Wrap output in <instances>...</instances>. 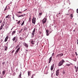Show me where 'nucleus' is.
Listing matches in <instances>:
<instances>
[{
    "label": "nucleus",
    "mask_w": 78,
    "mask_h": 78,
    "mask_svg": "<svg viewBox=\"0 0 78 78\" xmlns=\"http://www.w3.org/2000/svg\"><path fill=\"white\" fill-rule=\"evenodd\" d=\"M66 65L67 66H70V64H66Z\"/></svg>",
    "instance_id": "obj_30"
},
{
    "label": "nucleus",
    "mask_w": 78,
    "mask_h": 78,
    "mask_svg": "<svg viewBox=\"0 0 78 78\" xmlns=\"http://www.w3.org/2000/svg\"><path fill=\"white\" fill-rule=\"evenodd\" d=\"M55 53H53L51 55L52 56H54Z\"/></svg>",
    "instance_id": "obj_33"
},
{
    "label": "nucleus",
    "mask_w": 78,
    "mask_h": 78,
    "mask_svg": "<svg viewBox=\"0 0 78 78\" xmlns=\"http://www.w3.org/2000/svg\"><path fill=\"white\" fill-rule=\"evenodd\" d=\"M1 22H2V20H1L0 21V23H1Z\"/></svg>",
    "instance_id": "obj_52"
},
{
    "label": "nucleus",
    "mask_w": 78,
    "mask_h": 78,
    "mask_svg": "<svg viewBox=\"0 0 78 78\" xmlns=\"http://www.w3.org/2000/svg\"><path fill=\"white\" fill-rule=\"evenodd\" d=\"M27 30V28L26 27H24V30L25 31Z\"/></svg>",
    "instance_id": "obj_20"
},
{
    "label": "nucleus",
    "mask_w": 78,
    "mask_h": 78,
    "mask_svg": "<svg viewBox=\"0 0 78 78\" xmlns=\"http://www.w3.org/2000/svg\"><path fill=\"white\" fill-rule=\"evenodd\" d=\"M23 45L26 47L27 48H28V44H27L26 43H23Z\"/></svg>",
    "instance_id": "obj_8"
},
{
    "label": "nucleus",
    "mask_w": 78,
    "mask_h": 78,
    "mask_svg": "<svg viewBox=\"0 0 78 78\" xmlns=\"http://www.w3.org/2000/svg\"><path fill=\"white\" fill-rule=\"evenodd\" d=\"M64 59H62L58 63V66H62V65L64 64Z\"/></svg>",
    "instance_id": "obj_1"
},
{
    "label": "nucleus",
    "mask_w": 78,
    "mask_h": 78,
    "mask_svg": "<svg viewBox=\"0 0 78 78\" xmlns=\"http://www.w3.org/2000/svg\"><path fill=\"white\" fill-rule=\"evenodd\" d=\"M18 52H15V55H17V53Z\"/></svg>",
    "instance_id": "obj_44"
},
{
    "label": "nucleus",
    "mask_w": 78,
    "mask_h": 78,
    "mask_svg": "<svg viewBox=\"0 0 78 78\" xmlns=\"http://www.w3.org/2000/svg\"><path fill=\"white\" fill-rule=\"evenodd\" d=\"M13 39H17V37H15Z\"/></svg>",
    "instance_id": "obj_24"
},
{
    "label": "nucleus",
    "mask_w": 78,
    "mask_h": 78,
    "mask_svg": "<svg viewBox=\"0 0 78 78\" xmlns=\"http://www.w3.org/2000/svg\"><path fill=\"white\" fill-rule=\"evenodd\" d=\"M16 30L13 31L12 32V36H13V35H14V34H16Z\"/></svg>",
    "instance_id": "obj_11"
},
{
    "label": "nucleus",
    "mask_w": 78,
    "mask_h": 78,
    "mask_svg": "<svg viewBox=\"0 0 78 78\" xmlns=\"http://www.w3.org/2000/svg\"><path fill=\"white\" fill-rule=\"evenodd\" d=\"M22 31V29L20 30L19 31V33H21V32Z\"/></svg>",
    "instance_id": "obj_31"
},
{
    "label": "nucleus",
    "mask_w": 78,
    "mask_h": 78,
    "mask_svg": "<svg viewBox=\"0 0 78 78\" xmlns=\"http://www.w3.org/2000/svg\"><path fill=\"white\" fill-rule=\"evenodd\" d=\"M42 14L41 12L39 13V15H40V16H41V15H42Z\"/></svg>",
    "instance_id": "obj_34"
},
{
    "label": "nucleus",
    "mask_w": 78,
    "mask_h": 78,
    "mask_svg": "<svg viewBox=\"0 0 78 78\" xmlns=\"http://www.w3.org/2000/svg\"><path fill=\"white\" fill-rule=\"evenodd\" d=\"M46 36H49V34H50V33H51V31L50 32V31L48 30L47 29L46 30Z\"/></svg>",
    "instance_id": "obj_3"
},
{
    "label": "nucleus",
    "mask_w": 78,
    "mask_h": 78,
    "mask_svg": "<svg viewBox=\"0 0 78 78\" xmlns=\"http://www.w3.org/2000/svg\"><path fill=\"white\" fill-rule=\"evenodd\" d=\"M19 47V45H17V46H16V48H18V47Z\"/></svg>",
    "instance_id": "obj_29"
},
{
    "label": "nucleus",
    "mask_w": 78,
    "mask_h": 78,
    "mask_svg": "<svg viewBox=\"0 0 78 78\" xmlns=\"http://www.w3.org/2000/svg\"><path fill=\"white\" fill-rule=\"evenodd\" d=\"M25 23V21H23V23H22V24H21V25L22 26H23V25Z\"/></svg>",
    "instance_id": "obj_21"
},
{
    "label": "nucleus",
    "mask_w": 78,
    "mask_h": 78,
    "mask_svg": "<svg viewBox=\"0 0 78 78\" xmlns=\"http://www.w3.org/2000/svg\"><path fill=\"white\" fill-rule=\"evenodd\" d=\"M34 33H34L33 32H32V33H31V37H34Z\"/></svg>",
    "instance_id": "obj_14"
},
{
    "label": "nucleus",
    "mask_w": 78,
    "mask_h": 78,
    "mask_svg": "<svg viewBox=\"0 0 78 78\" xmlns=\"http://www.w3.org/2000/svg\"><path fill=\"white\" fill-rule=\"evenodd\" d=\"M76 12L77 13H78V9H77Z\"/></svg>",
    "instance_id": "obj_35"
},
{
    "label": "nucleus",
    "mask_w": 78,
    "mask_h": 78,
    "mask_svg": "<svg viewBox=\"0 0 78 78\" xmlns=\"http://www.w3.org/2000/svg\"><path fill=\"white\" fill-rule=\"evenodd\" d=\"M75 25H76V23H75Z\"/></svg>",
    "instance_id": "obj_57"
},
{
    "label": "nucleus",
    "mask_w": 78,
    "mask_h": 78,
    "mask_svg": "<svg viewBox=\"0 0 78 78\" xmlns=\"http://www.w3.org/2000/svg\"><path fill=\"white\" fill-rule=\"evenodd\" d=\"M5 18L6 19V18H8V19H10V18H11V16L8 15L7 16H6Z\"/></svg>",
    "instance_id": "obj_13"
},
{
    "label": "nucleus",
    "mask_w": 78,
    "mask_h": 78,
    "mask_svg": "<svg viewBox=\"0 0 78 78\" xmlns=\"http://www.w3.org/2000/svg\"><path fill=\"white\" fill-rule=\"evenodd\" d=\"M17 17H20V16H18V15H17Z\"/></svg>",
    "instance_id": "obj_49"
},
{
    "label": "nucleus",
    "mask_w": 78,
    "mask_h": 78,
    "mask_svg": "<svg viewBox=\"0 0 78 78\" xmlns=\"http://www.w3.org/2000/svg\"><path fill=\"white\" fill-rule=\"evenodd\" d=\"M20 17H23V15H20Z\"/></svg>",
    "instance_id": "obj_36"
},
{
    "label": "nucleus",
    "mask_w": 78,
    "mask_h": 78,
    "mask_svg": "<svg viewBox=\"0 0 78 78\" xmlns=\"http://www.w3.org/2000/svg\"><path fill=\"white\" fill-rule=\"evenodd\" d=\"M8 37V36H7L6 37V38H5V39H8V37Z\"/></svg>",
    "instance_id": "obj_28"
},
{
    "label": "nucleus",
    "mask_w": 78,
    "mask_h": 78,
    "mask_svg": "<svg viewBox=\"0 0 78 78\" xmlns=\"http://www.w3.org/2000/svg\"><path fill=\"white\" fill-rule=\"evenodd\" d=\"M17 14H22V12H20V11H19V12H17Z\"/></svg>",
    "instance_id": "obj_19"
},
{
    "label": "nucleus",
    "mask_w": 78,
    "mask_h": 78,
    "mask_svg": "<svg viewBox=\"0 0 78 78\" xmlns=\"http://www.w3.org/2000/svg\"><path fill=\"white\" fill-rule=\"evenodd\" d=\"M21 73L20 74V75L19 76V78H21Z\"/></svg>",
    "instance_id": "obj_27"
},
{
    "label": "nucleus",
    "mask_w": 78,
    "mask_h": 78,
    "mask_svg": "<svg viewBox=\"0 0 78 78\" xmlns=\"http://www.w3.org/2000/svg\"><path fill=\"white\" fill-rule=\"evenodd\" d=\"M63 55H64V54L63 53L58 54L56 55V57L58 58H61V56H62Z\"/></svg>",
    "instance_id": "obj_4"
},
{
    "label": "nucleus",
    "mask_w": 78,
    "mask_h": 78,
    "mask_svg": "<svg viewBox=\"0 0 78 78\" xmlns=\"http://www.w3.org/2000/svg\"><path fill=\"white\" fill-rule=\"evenodd\" d=\"M36 19L34 18V17L33 19H32V22L34 24H35L36 23Z\"/></svg>",
    "instance_id": "obj_5"
},
{
    "label": "nucleus",
    "mask_w": 78,
    "mask_h": 78,
    "mask_svg": "<svg viewBox=\"0 0 78 78\" xmlns=\"http://www.w3.org/2000/svg\"><path fill=\"white\" fill-rule=\"evenodd\" d=\"M28 76H30V75H31V73L30 72V71H28Z\"/></svg>",
    "instance_id": "obj_16"
},
{
    "label": "nucleus",
    "mask_w": 78,
    "mask_h": 78,
    "mask_svg": "<svg viewBox=\"0 0 78 78\" xmlns=\"http://www.w3.org/2000/svg\"><path fill=\"white\" fill-rule=\"evenodd\" d=\"M8 39H5V42H6V41H7Z\"/></svg>",
    "instance_id": "obj_43"
},
{
    "label": "nucleus",
    "mask_w": 78,
    "mask_h": 78,
    "mask_svg": "<svg viewBox=\"0 0 78 78\" xmlns=\"http://www.w3.org/2000/svg\"><path fill=\"white\" fill-rule=\"evenodd\" d=\"M14 16L13 15V20H14Z\"/></svg>",
    "instance_id": "obj_46"
},
{
    "label": "nucleus",
    "mask_w": 78,
    "mask_h": 78,
    "mask_svg": "<svg viewBox=\"0 0 78 78\" xmlns=\"http://www.w3.org/2000/svg\"><path fill=\"white\" fill-rule=\"evenodd\" d=\"M56 76H58L59 73V69H58L56 72Z\"/></svg>",
    "instance_id": "obj_7"
},
{
    "label": "nucleus",
    "mask_w": 78,
    "mask_h": 78,
    "mask_svg": "<svg viewBox=\"0 0 78 78\" xmlns=\"http://www.w3.org/2000/svg\"><path fill=\"white\" fill-rule=\"evenodd\" d=\"M63 74L65 73V72H63Z\"/></svg>",
    "instance_id": "obj_56"
},
{
    "label": "nucleus",
    "mask_w": 78,
    "mask_h": 78,
    "mask_svg": "<svg viewBox=\"0 0 78 78\" xmlns=\"http://www.w3.org/2000/svg\"><path fill=\"white\" fill-rule=\"evenodd\" d=\"M5 62H3L2 63V64H3V65H4V64H5Z\"/></svg>",
    "instance_id": "obj_39"
},
{
    "label": "nucleus",
    "mask_w": 78,
    "mask_h": 78,
    "mask_svg": "<svg viewBox=\"0 0 78 78\" xmlns=\"http://www.w3.org/2000/svg\"><path fill=\"white\" fill-rule=\"evenodd\" d=\"M20 21H19L17 22V24H20Z\"/></svg>",
    "instance_id": "obj_26"
},
{
    "label": "nucleus",
    "mask_w": 78,
    "mask_h": 78,
    "mask_svg": "<svg viewBox=\"0 0 78 78\" xmlns=\"http://www.w3.org/2000/svg\"><path fill=\"white\" fill-rule=\"evenodd\" d=\"M29 21L30 22L31 21V17H30L29 18Z\"/></svg>",
    "instance_id": "obj_25"
},
{
    "label": "nucleus",
    "mask_w": 78,
    "mask_h": 78,
    "mask_svg": "<svg viewBox=\"0 0 78 78\" xmlns=\"http://www.w3.org/2000/svg\"><path fill=\"white\" fill-rule=\"evenodd\" d=\"M5 50L6 51L8 50V47L6 46H5Z\"/></svg>",
    "instance_id": "obj_18"
},
{
    "label": "nucleus",
    "mask_w": 78,
    "mask_h": 78,
    "mask_svg": "<svg viewBox=\"0 0 78 78\" xmlns=\"http://www.w3.org/2000/svg\"><path fill=\"white\" fill-rule=\"evenodd\" d=\"M47 19L46 18H44L43 20H42V23L43 24L45 23H46V21H47Z\"/></svg>",
    "instance_id": "obj_6"
},
{
    "label": "nucleus",
    "mask_w": 78,
    "mask_h": 78,
    "mask_svg": "<svg viewBox=\"0 0 78 78\" xmlns=\"http://www.w3.org/2000/svg\"><path fill=\"white\" fill-rule=\"evenodd\" d=\"M31 43L32 44H34V45H35V47H36H36H37V45H38V44H37V43H36L35 42V41H31Z\"/></svg>",
    "instance_id": "obj_2"
},
{
    "label": "nucleus",
    "mask_w": 78,
    "mask_h": 78,
    "mask_svg": "<svg viewBox=\"0 0 78 78\" xmlns=\"http://www.w3.org/2000/svg\"><path fill=\"white\" fill-rule=\"evenodd\" d=\"M2 28H3V26H2V25L0 28V30H2Z\"/></svg>",
    "instance_id": "obj_23"
},
{
    "label": "nucleus",
    "mask_w": 78,
    "mask_h": 78,
    "mask_svg": "<svg viewBox=\"0 0 78 78\" xmlns=\"http://www.w3.org/2000/svg\"><path fill=\"white\" fill-rule=\"evenodd\" d=\"M12 29L11 30H12Z\"/></svg>",
    "instance_id": "obj_58"
},
{
    "label": "nucleus",
    "mask_w": 78,
    "mask_h": 78,
    "mask_svg": "<svg viewBox=\"0 0 78 78\" xmlns=\"http://www.w3.org/2000/svg\"><path fill=\"white\" fill-rule=\"evenodd\" d=\"M2 27H3L4 26V24H3L2 25Z\"/></svg>",
    "instance_id": "obj_53"
},
{
    "label": "nucleus",
    "mask_w": 78,
    "mask_h": 78,
    "mask_svg": "<svg viewBox=\"0 0 78 78\" xmlns=\"http://www.w3.org/2000/svg\"><path fill=\"white\" fill-rule=\"evenodd\" d=\"M74 68L75 69H77V68H76V66H74Z\"/></svg>",
    "instance_id": "obj_41"
},
{
    "label": "nucleus",
    "mask_w": 78,
    "mask_h": 78,
    "mask_svg": "<svg viewBox=\"0 0 78 78\" xmlns=\"http://www.w3.org/2000/svg\"><path fill=\"white\" fill-rule=\"evenodd\" d=\"M6 70H3L2 72L3 75H5V74L6 73Z\"/></svg>",
    "instance_id": "obj_12"
},
{
    "label": "nucleus",
    "mask_w": 78,
    "mask_h": 78,
    "mask_svg": "<svg viewBox=\"0 0 78 78\" xmlns=\"http://www.w3.org/2000/svg\"><path fill=\"white\" fill-rule=\"evenodd\" d=\"M28 50H26V51H25V53H27V52H28Z\"/></svg>",
    "instance_id": "obj_37"
},
{
    "label": "nucleus",
    "mask_w": 78,
    "mask_h": 78,
    "mask_svg": "<svg viewBox=\"0 0 78 78\" xmlns=\"http://www.w3.org/2000/svg\"><path fill=\"white\" fill-rule=\"evenodd\" d=\"M35 30H36V28H35L34 29V30H33V31H32V33H35Z\"/></svg>",
    "instance_id": "obj_17"
},
{
    "label": "nucleus",
    "mask_w": 78,
    "mask_h": 78,
    "mask_svg": "<svg viewBox=\"0 0 78 78\" xmlns=\"http://www.w3.org/2000/svg\"><path fill=\"white\" fill-rule=\"evenodd\" d=\"M15 41V39H13V41Z\"/></svg>",
    "instance_id": "obj_54"
},
{
    "label": "nucleus",
    "mask_w": 78,
    "mask_h": 78,
    "mask_svg": "<svg viewBox=\"0 0 78 78\" xmlns=\"http://www.w3.org/2000/svg\"><path fill=\"white\" fill-rule=\"evenodd\" d=\"M70 16L71 17V19H72V18L73 17V14H71L70 15Z\"/></svg>",
    "instance_id": "obj_22"
},
{
    "label": "nucleus",
    "mask_w": 78,
    "mask_h": 78,
    "mask_svg": "<svg viewBox=\"0 0 78 78\" xmlns=\"http://www.w3.org/2000/svg\"><path fill=\"white\" fill-rule=\"evenodd\" d=\"M54 64H53L51 66V71H52V70H53V68H54Z\"/></svg>",
    "instance_id": "obj_10"
},
{
    "label": "nucleus",
    "mask_w": 78,
    "mask_h": 78,
    "mask_svg": "<svg viewBox=\"0 0 78 78\" xmlns=\"http://www.w3.org/2000/svg\"><path fill=\"white\" fill-rule=\"evenodd\" d=\"M34 78V74H33L32 76L31 77V78Z\"/></svg>",
    "instance_id": "obj_32"
},
{
    "label": "nucleus",
    "mask_w": 78,
    "mask_h": 78,
    "mask_svg": "<svg viewBox=\"0 0 78 78\" xmlns=\"http://www.w3.org/2000/svg\"><path fill=\"white\" fill-rule=\"evenodd\" d=\"M14 50H13L12 52V53H14Z\"/></svg>",
    "instance_id": "obj_38"
},
{
    "label": "nucleus",
    "mask_w": 78,
    "mask_h": 78,
    "mask_svg": "<svg viewBox=\"0 0 78 78\" xmlns=\"http://www.w3.org/2000/svg\"><path fill=\"white\" fill-rule=\"evenodd\" d=\"M67 15H69V14H67Z\"/></svg>",
    "instance_id": "obj_59"
},
{
    "label": "nucleus",
    "mask_w": 78,
    "mask_h": 78,
    "mask_svg": "<svg viewBox=\"0 0 78 78\" xmlns=\"http://www.w3.org/2000/svg\"><path fill=\"white\" fill-rule=\"evenodd\" d=\"M59 14H60V13H59L58 14V15H59Z\"/></svg>",
    "instance_id": "obj_55"
},
{
    "label": "nucleus",
    "mask_w": 78,
    "mask_h": 78,
    "mask_svg": "<svg viewBox=\"0 0 78 78\" xmlns=\"http://www.w3.org/2000/svg\"><path fill=\"white\" fill-rule=\"evenodd\" d=\"M77 70H78V66H77Z\"/></svg>",
    "instance_id": "obj_48"
},
{
    "label": "nucleus",
    "mask_w": 78,
    "mask_h": 78,
    "mask_svg": "<svg viewBox=\"0 0 78 78\" xmlns=\"http://www.w3.org/2000/svg\"><path fill=\"white\" fill-rule=\"evenodd\" d=\"M27 9L24 10V11H27Z\"/></svg>",
    "instance_id": "obj_50"
},
{
    "label": "nucleus",
    "mask_w": 78,
    "mask_h": 78,
    "mask_svg": "<svg viewBox=\"0 0 78 78\" xmlns=\"http://www.w3.org/2000/svg\"><path fill=\"white\" fill-rule=\"evenodd\" d=\"M0 59H1V58H0Z\"/></svg>",
    "instance_id": "obj_60"
},
{
    "label": "nucleus",
    "mask_w": 78,
    "mask_h": 78,
    "mask_svg": "<svg viewBox=\"0 0 78 78\" xmlns=\"http://www.w3.org/2000/svg\"><path fill=\"white\" fill-rule=\"evenodd\" d=\"M77 44H78V40H77Z\"/></svg>",
    "instance_id": "obj_47"
},
{
    "label": "nucleus",
    "mask_w": 78,
    "mask_h": 78,
    "mask_svg": "<svg viewBox=\"0 0 78 78\" xmlns=\"http://www.w3.org/2000/svg\"><path fill=\"white\" fill-rule=\"evenodd\" d=\"M52 59V56H51L48 59V64H50V63L51 62V61Z\"/></svg>",
    "instance_id": "obj_9"
},
{
    "label": "nucleus",
    "mask_w": 78,
    "mask_h": 78,
    "mask_svg": "<svg viewBox=\"0 0 78 78\" xmlns=\"http://www.w3.org/2000/svg\"><path fill=\"white\" fill-rule=\"evenodd\" d=\"M76 72H78V71L77 70V69H76Z\"/></svg>",
    "instance_id": "obj_45"
},
{
    "label": "nucleus",
    "mask_w": 78,
    "mask_h": 78,
    "mask_svg": "<svg viewBox=\"0 0 78 78\" xmlns=\"http://www.w3.org/2000/svg\"><path fill=\"white\" fill-rule=\"evenodd\" d=\"M17 42V40H15V42Z\"/></svg>",
    "instance_id": "obj_51"
},
{
    "label": "nucleus",
    "mask_w": 78,
    "mask_h": 78,
    "mask_svg": "<svg viewBox=\"0 0 78 78\" xmlns=\"http://www.w3.org/2000/svg\"><path fill=\"white\" fill-rule=\"evenodd\" d=\"M6 7H5V9H4V11H5L6 10Z\"/></svg>",
    "instance_id": "obj_42"
},
{
    "label": "nucleus",
    "mask_w": 78,
    "mask_h": 78,
    "mask_svg": "<svg viewBox=\"0 0 78 78\" xmlns=\"http://www.w3.org/2000/svg\"><path fill=\"white\" fill-rule=\"evenodd\" d=\"M20 48H19L18 49L16 50V53H18L19 52V50H20Z\"/></svg>",
    "instance_id": "obj_15"
},
{
    "label": "nucleus",
    "mask_w": 78,
    "mask_h": 78,
    "mask_svg": "<svg viewBox=\"0 0 78 78\" xmlns=\"http://www.w3.org/2000/svg\"><path fill=\"white\" fill-rule=\"evenodd\" d=\"M16 21H17V20H16Z\"/></svg>",
    "instance_id": "obj_61"
},
{
    "label": "nucleus",
    "mask_w": 78,
    "mask_h": 78,
    "mask_svg": "<svg viewBox=\"0 0 78 78\" xmlns=\"http://www.w3.org/2000/svg\"><path fill=\"white\" fill-rule=\"evenodd\" d=\"M75 54H76V56H78V54H77V52H75Z\"/></svg>",
    "instance_id": "obj_40"
}]
</instances>
